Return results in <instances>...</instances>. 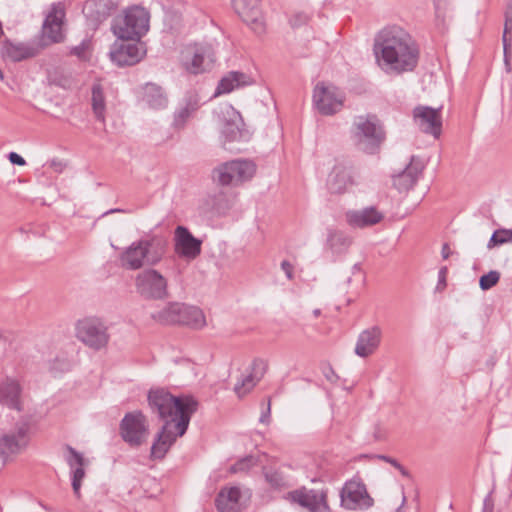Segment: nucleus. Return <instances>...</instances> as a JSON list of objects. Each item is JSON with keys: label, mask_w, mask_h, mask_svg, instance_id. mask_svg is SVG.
Returning <instances> with one entry per match:
<instances>
[{"label": "nucleus", "mask_w": 512, "mask_h": 512, "mask_svg": "<svg viewBox=\"0 0 512 512\" xmlns=\"http://www.w3.org/2000/svg\"><path fill=\"white\" fill-rule=\"evenodd\" d=\"M373 53L381 71L392 76L413 71L419 60L416 41L398 25H387L375 34Z\"/></svg>", "instance_id": "obj_1"}, {"label": "nucleus", "mask_w": 512, "mask_h": 512, "mask_svg": "<svg viewBox=\"0 0 512 512\" xmlns=\"http://www.w3.org/2000/svg\"><path fill=\"white\" fill-rule=\"evenodd\" d=\"M148 406L158 419L174 423L178 435L184 436L192 416L198 411L199 401L191 394L173 395L168 389L151 388L147 394Z\"/></svg>", "instance_id": "obj_2"}, {"label": "nucleus", "mask_w": 512, "mask_h": 512, "mask_svg": "<svg viewBox=\"0 0 512 512\" xmlns=\"http://www.w3.org/2000/svg\"><path fill=\"white\" fill-rule=\"evenodd\" d=\"M167 241L159 236L142 238L132 242L119 255L121 266L126 270H139L145 265L155 266L163 259Z\"/></svg>", "instance_id": "obj_3"}, {"label": "nucleus", "mask_w": 512, "mask_h": 512, "mask_svg": "<svg viewBox=\"0 0 512 512\" xmlns=\"http://www.w3.org/2000/svg\"><path fill=\"white\" fill-rule=\"evenodd\" d=\"M355 126L354 145L357 151L366 155L378 154L386 139V131L380 119L375 114L359 116Z\"/></svg>", "instance_id": "obj_4"}, {"label": "nucleus", "mask_w": 512, "mask_h": 512, "mask_svg": "<svg viewBox=\"0 0 512 512\" xmlns=\"http://www.w3.org/2000/svg\"><path fill=\"white\" fill-rule=\"evenodd\" d=\"M149 29V14L139 6L125 10L112 20L111 30L119 40L140 41Z\"/></svg>", "instance_id": "obj_5"}, {"label": "nucleus", "mask_w": 512, "mask_h": 512, "mask_svg": "<svg viewBox=\"0 0 512 512\" xmlns=\"http://www.w3.org/2000/svg\"><path fill=\"white\" fill-rule=\"evenodd\" d=\"M151 318L161 325H184L194 329L205 325L203 311L184 303L170 302L163 309L151 314Z\"/></svg>", "instance_id": "obj_6"}, {"label": "nucleus", "mask_w": 512, "mask_h": 512, "mask_svg": "<svg viewBox=\"0 0 512 512\" xmlns=\"http://www.w3.org/2000/svg\"><path fill=\"white\" fill-rule=\"evenodd\" d=\"M75 335L85 346L95 351L105 348L110 340L108 326L98 317H85L78 320Z\"/></svg>", "instance_id": "obj_7"}, {"label": "nucleus", "mask_w": 512, "mask_h": 512, "mask_svg": "<svg viewBox=\"0 0 512 512\" xmlns=\"http://www.w3.org/2000/svg\"><path fill=\"white\" fill-rule=\"evenodd\" d=\"M256 172V165L250 160H232L222 163L212 171L213 180L221 186H238L250 180Z\"/></svg>", "instance_id": "obj_8"}, {"label": "nucleus", "mask_w": 512, "mask_h": 512, "mask_svg": "<svg viewBox=\"0 0 512 512\" xmlns=\"http://www.w3.org/2000/svg\"><path fill=\"white\" fill-rule=\"evenodd\" d=\"M345 100L344 93L332 84L318 82L313 89V106L323 116H332L340 112Z\"/></svg>", "instance_id": "obj_9"}, {"label": "nucleus", "mask_w": 512, "mask_h": 512, "mask_svg": "<svg viewBox=\"0 0 512 512\" xmlns=\"http://www.w3.org/2000/svg\"><path fill=\"white\" fill-rule=\"evenodd\" d=\"M135 287L145 300H164L169 296L167 279L153 268L144 269L137 274Z\"/></svg>", "instance_id": "obj_10"}, {"label": "nucleus", "mask_w": 512, "mask_h": 512, "mask_svg": "<svg viewBox=\"0 0 512 512\" xmlns=\"http://www.w3.org/2000/svg\"><path fill=\"white\" fill-rule=\"evenodd\" d=\"M31 416H22L15 424V430L0 436V458L6 463L13 455L20 453L28 444Z\"/></svg>", "instance_id": "obj_11"}, {"label": "nucleus", "mask_w": 512, "mask_h": 512, "mask_svg": "<svg viewBox=\"0 0 512 512\" xmlns=\"http://www.w3.org/2000/svg\"><path fill=\"white\" fill-rule=\"evenodd\" d=\"M147 418L141 410L127 412L119 424V434L130 447H140L148 435Z\"/></svg>", "instance_id": "obj_12"}, {"label": "nucleus", "mask_w": 512, "mask_h": 512, "mask_svg": "<svg viewBox=\"0 0 512 512\" xmlns=\"http://www.w3.org/2000/svg\"><path fill=\"white\" fill-rule=\"evenodd\" d=\"M146 51L142 49L140 41L117 40L110 48V59L119 67L133 66L139 63Z\"/></svg>", "instance_id": "obj_13"}, {"label": "nucleus", "mask_w": 512, "mask_h": 512, "mask_svg": "<svg viewBox=\"0 0 512 512\" xmlns=\"http://www.w3.org/2000/svg\"><path fill=\"white\" fill-rule=\"evenodd\" d=\"M118 8L114 0H86L82 9L87 26L97 30Z\"/></svg>", "instance_id": "obj_14"}, {"label": "nucleus", "mask_w": 512, "mask_h": 512, "mask_svg": "<svg viewBox=\"0 0 512 512\" xmlns=\"http://www.w3.org/2000/svg\"><path fill=\"white\" fill-rule=\"evenodd\" d=\"M220 132L224 143L246 142L250 139L241 114L231 106L226 109Z\"/></svg>", "instance_id": "obj_15"}, {"label": "nucleus", "mask_w": 512, "mask_h": 512, "mask_svg": "<svg viewBox=\"0 0 512 512\" xmlns=\"http://www.w3.org/2000/svg\"><path fill=\"white\" fill-rule=\"evenodd\" d=\"M46 46L47 42L44 39L38 43H14L10 39H5L1 44L0 53L4 60L21 62L36 57Z\"/></svg>", "instance_id": "obj_16"}, {"label": "nucleus", "mask_w": 512, "mask_h": 512, "mask_svg": "<svg viewBox=\"0 0 512 512\" xmlns=\"http://www.w3.org/2000/svg\"><path fill=\"white\" fill-rule=\"evenodd\" d=\"M413 121L417 128L425 134L439 138L442 131L441 108L418 105L413 109Z\"/></svg>", "instance_id": "obj_17"}, {"label": "nucleus", "mask_w": 512, "mask_h": 512, "mask_svg": "<svg viewBox=\"0 0 512 512\" xmlns=\"http://www.w3.org/2000/svg\"><path fill=\"white\" fill-rule=\"evenodd\" d=\"M231 1L234 11L257 35H261L265 32V23L259 0Z\"/></svg>", "instance_id": "obj_18"}, {"label": "nucleus", "mask_w": 512, "mask_h": 512, "mask_svg": "<svg viewBox=\"0 0 512 512\" xmlns=\"http://www.w3.org/2000/svg\"><path fill=\"white\" fill-rule=\"evenodd\" d=\"M174 251L181 258L194 260L201 254L202 240L196 238L187 227L179 225L174 231Z\"/></svg>", "instance_id": "obj_19"}, {"label": "nucleus", "mask_w": 512, "mask_h": 512, "mask_svg": "<svg viewBox=\"0 0 512 512\" xmlns=\"http://www.w3.org/2000/svg\"><path fill=\"white\" fill-rule=\"evenodd\" d=\"M287 499L307 508L310 512H330L326 495L322 492L319 493L317 490L296 489L288 492Z\"/></svg>", "instance_id": "obj_20"}, {"label": "nucleus", "mask_w": 512, "mask_h": 512, "mask_svg": "<svg viewBox=\"0 0 512 512\" xmlns=\"http://www.w3.org/2000/svg\"><path fill=\"white\" fill-rule=\"evenodd\" d=\"M352 181L351 164L349 160H336L327 178V188L332 194H343Z\"/></svg>", "instance_id": "obj_21"}, {"label": "nucleus", "mask_w": 512, "mask_h": 512, "mask_svg": "<svg viewBox=\"0 0 512 512\" xmlns=\"http://www.w3.org/2000/svg\"><path fill=\"white\" fill-rule=\"evenodd\" d=\"M424 168L423 162L412 156L403 171L393 176V185L399 192H407L414 187Z\"/></svg>", "instance_id": "obj_22"}, {"label": "nucleus", "mask_w": 512, "mask_h": 512, "mask_svg": "<svg viewBox=\"0 0 512 512\" xmlns=\"http://www.w3.org/2000/svg\"><path fill=\"white\" fill-rule=\"evenodd\" d=\"M382 331L378 326H372L363 330L357 339L354 353L362 358L373 355L381 342Z\"/></svg>", "instance_id": "obj_23"}, {"label": "nucleus", "mask_w": 512, "mask_h": 512, "mask_svg": "<svg viewBox=\"0 0 512 512\" xmlns=\"http://www.w3.org/2000/svg\"><path fill=\"white\" fill-rule=\"evenodd\" d=\"M22 387L20 383L10 377L0 382V404L11 410L22 411Z\"/></svg>", "instance_id": "obj_24"}, {"label": "nucleus", "mask_w": 512, "mask_h": 512, "mask_svg": "<svg viewBox=\"0 0 512 512\" xmlns=\"http://www.w3.org/2000/svg\"><path fill=\"white\" fill-rule=\"evenodd\" d=\"M240 498L239 487H222L215 497V506L219 512H240Z\"/></svg>", "instance_id": "obj_25"}, {"label": "nucleus", "mask_w": 512, "mask_h": 512, "mask_svg": "<svg viewBox=\"0 0 512 512\" xmlns=\"http://www.w3.org/2000/svg\"><path fill=\"white\" fill-rule=\"evenodd\" d=\"M200 103L195 94L186 95L183 99V105L174 112L172 127L175 130L185 128L187 121L199 109Z\"/></svg>", "instance_id": "obj_26"}, {"label": "nucleus", "mask_w": 512, "mask_h": 512, "mask_svg": "<svg viewBox=\"0 0 512 512\" xmlns=\"http://www.w3.org/2000/svg\"><path fill=\"white\" fill-rule=\"evenodd\" d=\"M209 52L210 47L204 46L194 47L192 53L187 51L190 57H187L183 62L185 70L190 74L198 75L210 69V63L205 62Z\"/></svg>", "instance_id": "obj_27"}, {"label": "nucleus", "mask_w": 512, "mask_h": 512, "mask_svg": "<svg viewBox=\"0 0 512 512\" xmlns=\"http://www.w3.org/2000/svg\"><path fill=\"white\" fill-rule=\"evenodd\" d=\"M251 78L246 73L240 71H230L222 77L216 87L215 96L232 92L235 88L250 85Z\"/></svg>", "instance_id": "obj_28"}, {"label": "nucleus", "mask_w": 512, "mask_h": 512, "mask_svg": "<svg viewBox=\"0 0 512 512\" xmlns=\"http://www.w3.org/2000/svg\"><path fill=\"white\" fill-rule=\"evenodd\" d=\"M384 219V213L374 206L354 211V227L367 228L379 224Z\"/></svg>", "instance_id": "obj_29"}, {"label": "nucleus", "mask_w": 512, "mask_h": 512, "mask_svg": "<svg viewBox=\"0 0 512 512\" xmlns=\"http://www.w3.org/2000/svg\"><path fill=\"white\" fill-rule=\"evenodd\" d=\"M375 505L374 498L368 492L367 486L354 477V511H368Z\"/></svg>", "instance_id": "obj_30"}, {"label": "nucleus", "mask_w": 512, "mask_h": 512, "mask_svg": "<svg viewBox=\"0 0 512 512\" xmlns=\"http://www.w3.org/2000/svg\"><path fill=\"white\" fill-rule=\"evenodd\" d=\"M143 100L153 109H161L167 105V98L162 88L154 83L145 85Z\"/></svg>", "instance_id": "obj_31"}, {"label": "nucleus", "mask_w": 512, "mask_h": 512, "mask_svg": "<svg viewBox=\"0 0 512 512\" xmlns=\"http://www.w3.org/2000/svg\"><path fill=\"white\" fill-rule=\"evenodd\" d=\"M92 109L95 117L99 121L105 119V96L101 85L95 84L92 87Z\"/></svg>", "instance_id": "obj_32"}, {"label": "nucleus", "mask_w": 512, "mask_h": 512, "mask_svg": "<svg viewBox=\"0 0 512 512\" xmlns=\"http://www.w3.org/2000/svg\"><path fill=\"white\" fill-rule=\"evenodd\" d=\"M162 433H164V430H159L152 443L150 458L153 460H162L173 445L171 444V439L167 442L162 441Z\"/></svg>", "instance_id": "obj_33"}, {"label": "nucleus", "mask_w": 512, "mask_h": 512, "mask_svg": "<svg viewBox=\"0 0 512 512\" xmlns=\"http://www.w3.org/2000/svg\"><path fill=\"white\" fill-rule=\"evenodd\" d=\"M327 241L333 252L337 254L347 251L350 245L349 237L342 231L330 232Z\"/></svg>", "instance_id": "obj_34"}, {"label": "nucleus", "mask_w": 512, "mask_h": 512, "mask_svg": "<svg viewBox=\"0 0 512 512\" xmlns=\"http://www.w3.org/2000/svg\"><path fill=\"white\" fill-rule=\"evenodd\" d=\"M508 243H512V229L501 228L494 231L487 244V248L492 249Z\"/></svg>", "instance_id": "obj_35"}, {"label": "nucleus", "mask_w": 512, "mask_h": 512, "mask_svg": "<svg viewBox=\"0 0 512 512\" xmlns=\"http://www.w3.org/2000/svg\"><path fill=\"white\" fill-rule=\"evenodd\" d=\"M260 380L261 379H258V377L249 372V374L243 377L240 382L235 384L234 391L239 397H242L248 393Z\"/></svg>", "instance_id": "obj_36"}, {"label": "nucleus", "mask_w": 512, "mask_h": 512, "mask_svg": "<svg viewBox=\"0 0 512 512\" xmlns=\"http://www.w3.org/2000/svg\"><path fill=\"white\" fill-rule=\"evenodd\" d=\"M67 454L65 455V460L68 466L73 469L74 467L84 466L85 459L79 451L73 448L70 445H66Z\"/></svg>", "instance_id": "obj_37"}, {"label": "nucleus", "mask_w": 512, "mask_h": 512, "mask_svg": "<svg viewBox=\"0 0 512 512\" xmlns=\"http://www.w3.org/2000/svg\"><path fill=\"white\" fill-rule=\"evenodd\" d=\"M72 470V476H71V485L73 489V493L76 496V498H80L81 492V484L82 480L85 477V470L83 466L74 467Z\"/></svg>", "instance_id": "obj_38"}, {"label": "nucleus", "mask_w": 512, "mask_h": 512, "mask_svg": "<svg viewBox=\"0 0 512 512\" xmlns=\"http://www.w3.org/2000/svg\"><path fill=\"white\" fill-rule=\"evenodd\" d=\"M91 44V40L89 38H85L79 45L71 47L69 54L76 56L79 60L86 61L89 59L87 51L90 49Z\"/></svg>", "instance_id": "obj_39"}, {"label": "nucleus", "mask_w": 512, "mask_h": 512, "mask_svg": "<svg viewBox=\"0 0 512 512\" xmlns=\"http://www.w3.org/2000/svg\"><path fill=\"white\" fill-rule=\"evenodd\" d=\"M500 280V273L496 270H492L487 274H484L479 279V286L482 290L486 291L494 287Z\"/></svg>", "instance_id": "obj_40"}, {"label": "nucleus", "mask_w": 512, "mask_h": 512, "mask_svg": "<svg viewBox=\"0 0 512 512\" xmlns=\"http://www.w3.org/2000/svg\"><path fill=\"white\" fill-rule=\"evenodd\" d=\"M42 32H43V35L46 36L49 40V42L47 43V45L51 44V43H61L63 42L65 36L62 32V28H60L59 30H57V28L55 27H52L49 26V27H42Z\"/></svg>", "instance_id": "obj_41"}, {"label": "nucleus", "mask_w": 512, "mask_h": 512, "mask_svg": "<svg viewBox=\"0 0 512 512\" xmlns=\"http://www.w3.org/2000/svg\"><path fill=\"white\" fill-rule=\"evenodd\" d=\"M256 464L254 456L249 455L239 459L236 463L231 466V471L234 473L248 470L250 467Z\"/></svg>", "instance_id": "obj_42"}, {"label": "nucleus", "mask_w": 512, "mask_h": 512, "mask_svg": "<svg viewBox=\"0 0 512 512\" xmlns=\"http://www.w3.org/2000/svg\"><path fill=\"white\" fill-rule=\"evenodd\" d=\"M63 17H64V12H60V15L58 14L57 11H51L45 18L44 20V27H49L52 25V27H55L57 28V30H59L60 28H62V24H63Z\"/></svg>", "instance_id": "obj_43"}, {"label": "nucleus", "mask_w": 512, "mask_h": 512, "mask_svg": "<svg viewBox=\"0 0 512 512\" xmlns=\"http://www.w3.org/2000/svg\"><path fill=\"white\" fill-rule=\"evenodd\" d=\"M340 496L342 505L352 509V479L346 480Z\"/></svg>", "instance_id": "obj_44"}, {"label": "nucleus", "mask_w": 512, "mask_h": 512, "mask_svg": "<svg viewBox=\"0 0 512 512\" xmlns=\"http://www.w3.org/2000/svg\"><path fill=\"white\" fill-rule=\"evenodd\" d=\"M267 370V363L260 358H256L252 361L250 373L262 379Z\"/></svg>", "instance_id": "obj_45"}, {"label": "nucleus", "mask_w": 512, "mask_h": 512, "mask_svg": "<svg viewBox=\"0 0 512 512\" xmlns=\"http://www.w3.org/2000/svg\"><path fill=\"white\" fill-rule=\"evenodd\" d=\"M310 20V16L304 12H297L289 19V24L292 28H299L306 25Z\"/></svg>", "instance_id": "obj_46"}, {"label": "nucleus", "mask_w": 512, "mask_h": 512, "mask_svg": "<svg viewBox=\"0 0 512 512\" xmlns=\"http://www.w3.org/2000/svg\"><path fill=\"white\" fill-rule=\"evenodd\" d=\"M171 423L170 421H166L165 423H163V425L161 426V428L159 430H164V433H162V441H168L169 439H171V444H174L177 440L178 437H181L180 435H178V430H176L175 433H173L169 427H170Z\"/></svg>", "instance_id": "obj_47"}, {"label": "nucleus", "mask_w": 512, "mask_h": 512, "mask_svg": "<svg viewBox=\"0 0 512 512\" xmlns=\"http://www.w3.org/2000/svg\"><path fill=\"white\" fill-rule=\"evenodd\" d=\"M265 479L274 488H279L283 485V478L276 471L265 473Z\"/></svg>", "instance_id": "obj_48"}, {"label": "nucleus", "mask_w": 512, "mask_h": 512, "mask_svg": "<svg viewBox=\"0 0 512 512\" xmlns=\"http://www.w3.org/2000/svg\"><path fill=\"white\" fill-rule=\"evenodd\" d=\"M512 30V8H508L505 12V23L503 35H509Z\"/></svg>", "instance_id": "obj_49"}, {"label": "nucleus", "mask_w": 512, "mask_h": 512, "mask_svg": "<svg viewBox=\"0 0 512 512\" xmlns=\"http://www.w3.org/2000/svg\"><path fill=\"white\" fill-rule=\"evenodd\" d=\"M448 273L447 267H442L438 272V284L437 289L443 290L446 287V276Z\"/></svg>", "instance_id": "obj_50"}, {"label": "nucleus", "mask_w": 512, "mask_h": 512, "mask_svg": "<svg viewBox=\"0 0 512 512\" xmlns=\"http://www.w3.org/2000/svg\"><path fill=\"white\" fill-rule=\"evenodd\" d=\"M271 420V402L268 399L267 407L264 411H262L261 416L259 418V422L263 424H269Z\"/></svg>", "instance_id": "obj_51"}, {"label": "nucleus", "mask_w": 512, "mask_h": 512, "mask_svg": "<svg viewBox=\"0 0 512 512\" xmlns=\"http://www.w3.org/2000/svg\"><path fill=\"white\" fill-rule=\"evenodd\" d=\"M8 159L13 165L24 166L26 164L25 159L16 152H10Z\"/></svg>", "instance_id": "obj_52"}, {"label": "nucleus", "mask_w": 512, "mask_h": 512, "mask_svg": "<svg viewBox=\"0 0 512 512\" xmlns=\"http://www.w3.org/2000/svg\"><path fill=\"white\" fill-rule=\"evenodd\" d=\"M49 167H51L55 172L61 173L66 166L62 161L57 159H52L46 163Z\"/></svg>", "instance_id": "obj_53"}, {"label": "nucleus", "mask_w": 512, "mask_h": 512, "mask_svg": "<svg viewBox=\"0 0 512 512\" xmlns=\"http://www.w3.org/2000/svg\"><path fill=\"white\" fill-rule=\"evenodd\" d=\"M281 269L284 271L288 279H293V265L289 261L283 260L281 262Z\"/></svg>", "instance_id": "obj_54"}, {"label": "nucleus", "mask_w": 512, "mask_h": 512, "mask_svg": "<svg viewBox=\"0 0 512 512\" xmlns=\"http://www.w3.org/2000/svg\"><path fill=\"white\" fill-rule=\"evenodd\" d=\"M494 511V502L491 497V494L487 495L483 501V509L482 512H493Z\"/></svg>", "instance_id": "obj_55"}, {"label": "nucleus", "mask_w": 512, "mask_h": 512, "mask_svg": "<svg viewBox=\"0 0 512 512\" xmlns=\"http://www.w3.org/2000/svg\"><path fill=\"white\" fill-rule=\"evenodd\" d=\"M502 42H503L505 60L507 61L508 53H509V50L511 48V38L508 35H503L502 36Z\"/></svg>", "instance_id": "obj_56"}, {"label": "nucleus", "mask_w": 512, "mask_h": 512, "mask_svg": "<svg viewBox=\"0 0 512 512\" xmlns=\"http://www.w3.org/2000/svg\"><path fill=\"white\" fill-rule=\"evenodd\" d=\"M323 372L325 377L331 382L334 381V378H337L331 366H325Z\"/></svg>", "instance_id": "obj_57"}, {"label": "nucleus", "mask_w": 512, "mask_h": 512, "mask_svg": "<svg viewBox=\"0 0 512 512\" xmlns=\"http://www.w3.org/2000/svg\"><path fill=\"white\" fill-rule=\"evenodd\" d=\"M377 457H378L379 459H381V460H383V461H385V462H387V463L391 464V465H392V466H394L395 468H396L397 466H399V462H398L396 459L392 458V457H389V456H386V455H378Z\"/></svg>", "instance_id": "obj_58"}, {"label": "nucleus", "mask_w": 512, "mask_h": 512, "mask_svg": "<svg viewBox=\"0 0 512 512\" xmlns=\"http://www.w3.org/2000/svg\"><path fill=\"white\" fill-rule=\"evenodd\" d=\"M441 254L444 259H447L450 256L451 250L447 243L443 244Z\"/></svg>", "instance_id": "obj_59"}, {"label": "nucleus", "mask_w": 512, "mask_h": 512, "mask_svg": "<svg viewBox=\"0 0 512 512\" xmlns=\"http://www.w3.org/2000/svg\"><path fill=\"white\" fill-rule=\"evenodd\" d=\"M434 6H435L436 17L440 18V16H441V1L434 0Z\"/></svg>", "instance_id": "obj_60"}, {"label": "nucleus", "mask_w": 512, "mask_h": 512, "mask_svg": "<svg viewBox=\"0 0 512 512\" xmlns=\"http://www.w3.org/2000/svg\"><path fill=\"white\" fill-rule=\"evenodd\" d=\"M353 269H354V274H355L356 272L361 273V275H362V282H363V284L365 285V283H366V276H365V273H364V272H362L361 268H360L358 265H356V264H354Z\"/></svg>", "instance_id": "obj_61"}, {"label": "nucleus", "mask_w": 512, "mask_h": 512, "mask_svg": "<svg viewBox=\"0 0 512 512\" xmlns=\"http://www.w3.org/2000/svg\"><path fill=\"white\" fill-rule=\"evenodd\" d=\"M396 469H398L403 476H405V477L409 476L408 471L400 463H399V466L396 467Z\"/></svg>", "instance_id": "obj_62"}, {"label": "nucleus", "mask_w": 512, "mask_h": 512, "mask_svg": "<svg viewBox=\"0 0 512 512\" xmlns=\"http://www.w3.org/2000/svg\"><path fill=\"white\" fill-rule=\"evenodd\" d=\"M346 220H347L349 225H352V211H348L346 213Z\"/></svg>", "instance_id": "obj_63"}, {"label": "nucleus", "mask_w": 512, "mask_h": 512, "mask_svg": "<svg viewBox=\"0 0 512 512\" xmlns=\"http://www.w3.org/2000/svg\"><path fill=\"white\" fill-rule=\"evenodd\" d=\"M119 212H124V210L120 209V208L110 209L109 211L105 212L104 215L110 214V213H119Z\"/></svg>", "instance_id": "obj_64"}]
</instances>
